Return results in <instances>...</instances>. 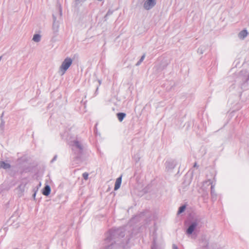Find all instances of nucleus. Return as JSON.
<instances>
[{
    "label": "nucleus",
    "instance_id": "nucleus-1",
    "mask_svg": "<svg viewBox=\"0 0 249 249\" xmlns=\"http://www.w3.org/2000/svg\"><path fill=\"white\" fill-rule=\"evenodd\" d=\"M72 63V60L70 58H66L63 62L61 67L60 70L62 71V74H64L68 69L70 67Z\"/></svg>",
    "mask_w": 249,
    "mask_h": 249
},
{
    "label": "nucleus",
    "instance_id": "nucleus-2",
    "mask_svg": "<svg viewBox=\"0 0 249 249\" xmlns=\"http://www.w3.org/2000/svg\"><path fill=\"white\" fill-rule=\"evenodd\" d=\"M156 0H147L144 4V7L147 10H149L155 5Z\"/></svg>",
    "mask_w": 249,
    "mask_h": 249
},
{
    "label": "nucleus",
    "instance_id": "nucleus-3",
    "mask_svg": "<svg viewBox=\"0 0 249 249\" xmlns=\"http://www.w3.org/2000/svg\"><path fill=\"white\" fill-rule=\"evenodd\" d=\"M122 182V177H120L117 178L115 183V187H114V190H118Z\"/></svg>",
    "mask_w": 249,
    "mask_h": 249
},
{
    "label": "nucleus",
    "instance_id": "nucleus-4",
    "mask_svg": "<svg viewBox=\"0 0 249 249\" xmlns=\"http://www.w3.org/2000/svg\"><path fill=\"white\" fill-rule=\"evenodd\" d=\"M51 192V188L49 185H46L43 190L42 194L45 196H48Z\"/></svg>",
    "mask_w": 249,
    "mask_h": 249
},
{
    "label": "nucleus",
    "instance_id": "nucleus-5",
    "mask_svg": "<svg viewBox=\"0 0 249 249\" xmlns=\"http://www.w3.org/2000/svg\"><path fill=\"white\" fill-rule=\"evenodd\" d=\"M196 226V224H193L191 226H189L188 229H187V232L188 234H191L194 231L195 227Z\"/></svg>",
    "mask_w": 249,
    "mask_h": 249
},
{
    "label": "nucleus",
    "instance_id": "nucleus-6",
    "mask_svg": "<svg viewBox=\"0 0 249 249\" xmlns=\"http://www.w3.org/2000/svg\"><path fill=\"white\" fill-rule=\"evenodd\" d=\"M0 167L3 169H8L10 167V165L8 163L2 161L0 162Z\"/></svg>",
    "mask_w": 249,
    "mask_h": 249
},
{
    "label": "nucleus",
    "instance_id": "nucleus-7",
    "mask_svg": "<svg viewBox=\"0 0 249 249\" xmlns=\"http://www.w3.org/2000/svg\"><path fill=\"white\" fill-rule=\"evenodd\" d=\"M248 35V33L246 30H243L240 32L239 34V37L240 38H244L245 37Z\"/></svg>",
    "mask_w": 249,
    "mask_h": 249
},
{
    "label": "nucleus",
    "instance_id": "nucleus-8",
    "mask_svg": "<svg viewBox=\"0 0 249 249\" xmlns=\"http://www.w3.org/2000/svg\"><path fill=\"white\" fill-rule=\"evenodd\" d=\"M125 116V114L124 113H119L117 114L118 119L120 122H122Z\"/></svg>",
    "mask_w": 249,
    "mask_h": 249
},
{
    "label": "nucleus",
    "instance_id": "nucleus-9",
    "mask_svg": "<svg viewBox=\"0 0 249 249\" xmlns=\"http://www.w3.org/2000/svg\"><path fill=\"white\" fill-rule=\"evenodd\" d=\"M40 39V36L39 35H35L33 36V40L36 42H38Z\"/></svg>",
    "mask_w": 249,
    "mask_h": 249
},
{
    "label": "nucleus",
    "instance_id": "nucleus-10",
    "mask_svg": "<svg viewBox=\"0 0 249 249\" xmlns=\"http://www.w3.org/2000/svg\"><path fill=\"white\" fill-rule=\"evenodd\" d=\"M185 208H186L185 206H182L180 207L178 210V214H179V213H182L183 212H184L185 209Z\"/></svg>",
    "mask_w": 249,
    "mask_h": 249
},
{
    "label": "nucleus",
    "instance_id": "nucleus-11",
    "mask_svg": "<svg viewBox=\"0 0 249 249\" xmlns=\"http://www.w3.org/2000/svg\"><path fill=\"white\" fill-rule=\"evenodd\" d=\"M89 174L87 173H84L83 174V177L85 179L87 180L88 178Z\"/></svg>",
    "mask_w": 249,
    "mask_h": 249
},
{
    "label": "nucleus",
    "instance_id": "nucleus-12",
    "mask_svg": "<svg viewBox=\"0 0 249 249\" xmlns=\"http://www.w3.org/2000/svg\"><path fill=\"white\" fill-rule=\"evenodd\" d=\"M75 145H76L77 147L81 148L80 145L79 143L78 142H75Z\"/></svg>",
    "mask_w": 249,
    "mask_h": 249
},
{
    "label": "nucleus",
    "instance_id": "nucleus-13",
    "mask_svg": "<svg viewBox=\"0 0 249 249\" xmlns=\"http://www.w3.org/2000/svg\"><path fill=\"white\" fill-rule=\"evenodd\" d=\"M173 249H178V248L177 246H176V245H174Z\"/></svg>",
    "mask_w": 249,
    "mask_h": 249
},
{
    "label": "nucleus",
    "instance_id": "nucleus-14",
    "mask_svg": "<svg viewBox=\"0 0 249 249\" xmlns=\"http://www.w3.org/2000/svg\"><path fill=\"white\" fill-rule=\"evenodd\" d=\"M144 57H145V56H144V55H143V56L142 57V58H141V61H142L143 60V59L144 58Z\"/></svg>",
    "mask_w": 249,
    "mask_h": 249
},
{
    "label": "nucleus",
    "instance_id": "nucleus-15",
    "mask_svg": "<svg viewBox=\"0 0 249 249\" xmlns=\"http://www.w3.org/2000/svg\"><path fill=\"white\" fill-rule=\"evenodd\" d=\"M196 163H195V165H194V167H196Z\"/></svg>",
    "mask_w": 249,
    "mask_h": 249
}]
</instances>
